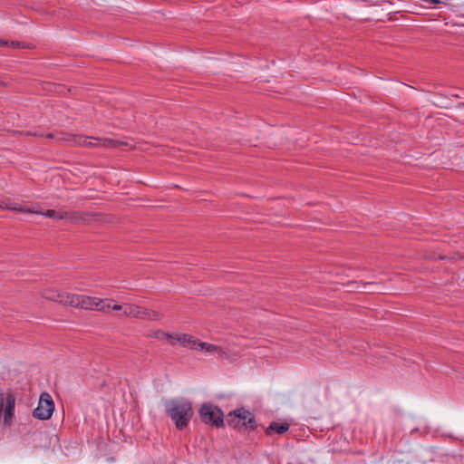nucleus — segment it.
I'll list each match as a JSON object with an SVG mask.
<instances>
[{"label": "nucleus", "mask_w": 464, "mask_h": 464, "mask_svg": "<svg viewBox=\"0 0 464 464\" xmlns=\"http://www.w3.org/2000/svg\"><path fill=\"white\" fill-rule=\"evenodd\" d=\"M106 302L107 300L99 299V306L96 308V310L103 313H109L111 311V305Z\"/></svg>", "instance_id": "obj_17"}, {"label": "nucleus", "mask_w": 464, "mask_h": 464, "mask_svg": "<svg viewBox=\"0 0 464 464\" xmlns=\"http://www.w3.org/2000/svg\"><path fill=\"white\" fill-rule=\"evenodd\" d=\"M200 420L217 429L225 427V415L223 411L213 403H203L198 409Z\"/></svg>", "instance_id": "obj_3"}, {"label": "nucleus", "mask_w": 464, "mask_h": 464, "mask_svg": "<svg viewBox=\"0 0 464 464\" xmlns=\"http://www.w3.org/2000/svg\"><path fill=\"white\" fill-rule=\"evenodd\" d=\"M41 214L46 218L58 219V220L64 219V218L66 217V211H62V210L56 211L54 209H47L46 211H44Z\"/></svg>", "instance_id": "obj_14"}, {"label": "nucleus", "mask_w": 464, "mask_h": 464, "mask_svg": "<svg viewBox=\"0 0 464 464\" xmlns=\"http://www.w3.org/2000/svg\"><path fill=\"white\" fill-rule=\"evenodd\" d=\"M149 337L156 338L158 340H169L170 344L174 345L175 336L169 333L164 332L162 330L153 331L151 334L148 335Z\"/></svg>", "instance_id": "obj_13"}, {"label": "nucleus", "mask_w": 464, "mask_h": 464, "mask_svg": "<svg viewBox=\"0 0 464 464\" xmlns=\"http://www.w3.org/2000/svg\"><path fill=\"white\" fill-rule=\"evenodd\" d=\"M0 208L3 209H9L19 213H37L36 211H34L26 207H17L15 204H5V206L0 205Z\"/></svg>", "instance_id": "obj_15"}, {"label": "nucleus", "mask_w": 464, "mask_h": 464, "mask_svg": "<svg viewBox=\"0 0 464 464\" xmlns=\"http://www.w3.org/2000/svg\"><path fill=\"white\" fill-rule=\"evenodd\" d=\"M97 216L98 215L95 213L85 211H66V217L64 219L69 220L72 223L89 224L92 220H95Z\"/></svg>", "instance_id": "obj_7"}, {"label": "nucleus", "mask_w": 464, "mask_h": 464, "mask_svg": "<svg viewBox=\"0 0 464 464\" xmlns=\"http://www.w3.org/2000/svg\"><path fill=\"white\" fill-rule=\"evenodd\" d=\"M92 137H85L82 135H73V134H63L61 138H58V141H66L71 142L72 144L81 145L84 147H88V141L92 140Z\"/></svg>", "instance_id": "obj_8"}, {"label": "nucleus", "mask_w": 464, "mask_h": 464, "mask_svg": "<svg viewBox=\"0 0 464 464\" xmlns=\"http://www.w3.org/2000/svg\"><path fill=\"white\" fill-rule=\"evenodd\" d=\"M99 299L100 298L97 297H92L82 295L80 308L86 310H96V308L99 306Z\"/></svg>", "instance_id": "obj_12"}, {"label": "nucleus", "mask_w": 464, "mask_h": 464, "mask_svg": "<svg viewBox=\"0 0 464 464\" xmlns=\"http://www.w3.org/2000/svg\"><path fill=\"white\" fill-rule=\"evenodd\" d=\"M8 44H9L8 41L0 39V46H7Z\"/></svg>", "instance_id": "obj_23"}, {"label": "nucleus", "mask_w": 464, "mask_h": 464, "mask_svg": "<svg viewBox=\"0 0 464 464\" xmlns=\"http://www.w3.org/2000/svg\"><path fill=\"white\" fill-rule=\"evenodd\" d=\"M54 411V402L51 395L44 392L39 398L37 407L33 411V417L40 420H49Z\"/></svg>", "instance_id": "obj_4"}, {"label": "nucleus", "mask_w": 464, "mask_h": 464, "mask_svg": "<svg viewBox=\"0 0 464 464\" xmlns=\"http://www.w3.org/2000/svg\"><path fill=\"white\" fill-rule=\"evenodd\" d=\"M7 46L14 48V49L25 47L24 44L22 42H19V41H11V42H9V44Z\"/></svg>", "instance_id": "obj_19"}, {"label": "nucleus", "mask_w": 464, "mask_h": 464, "mask_svg": "<svg viewBox=\"0 0 464 464\" xmlns=\"http://www.w3.org/2000/svg\"><path fill=\"white\" fill-rule=\"evenodd\" d=\"M26 135L27 136H34V137H40V138L44 137V133L40 132V131H34V132L27 131Z\"/></svg>", "instance_id": "obj_20"}, {"label": "nucleus", "mask_w": 464, "mask_h": 464, "mask_svg": "<svg viewBox=\"0 0 464 464\" xmlns=\"http://www.w3.org/2000/svg\"><path fill=\"white\" fill-rule=\"evenodd\" d=\"M88 143H89L88 147H105V148H109V147L116 148V147L125 144L124 142L114 140L111 139L102 140V139H95V138H92V140H90L88 141Z\"/></svg>", "instance_id": "obj_10"}, {"label": "nucleus", "mask_w": 464, "mask_h": 464, "mask_svg": "<svg viewBox=\"0 0 464 464\" xmlns=\"http://www.w3.org/2000/svg\"><path fill=\"white\" fill-rule=\"evenodd\" d=\"M123 315L126 317H133L137 319H151L159 320L160 318V313L157 311L150 310L136 304H125Z\"/></svg>", "instance_id": "obj_5"}, {"label": "nucleus", "mask_w": 464, "mask_h": 464, "mask_svg": "<svg viewBox=\"0 0 464 464\" xmlns=\"http://www.w3.org/2000/svg\"><path fill=\"white\" fill-rule=\"evenodd\" d=\"M163 405L166 415L171 419L177 430H182L188 427L194 415L190 401L179 397L165 401Z\"/></svg>", "instance_id": "obj_1"}, {"label": "nucleus", "mask_w": 464, "mask_h": 464, "mask_svg": "<svg viewBox=\"0 0 464 464\" xmlns=\"http://www.w3.org/2000/svg\"><path fill=\"white\" fill-rule=\"evenodd\" d=\"M226 420L228 426L238 431H253L258 426L255 415L244 407L231 411Z\"/></svg>", "instance_id": "obj_2"}, {"label": "nucleus", "mask_w": 464, "mask_h": 464, "mask_svg": "<svg viewBox=\"0 0 464 464\" xmlns=\"http://www.w3.org/2000/svg\"><path fill=\"white\" fill-rule=\"evenodd\" d=\"M197 347H198V350H205L206 352L210 353H213L218 351V352L222 351L221 347H219V346H217V345L211 344V343H203L201 341H199Z\"/></svg>", "instance_id": "obj_16"}, {"label": "nucleus", "mask_w": 464, "mask_h": 464, "mask_svg": "<svg viewBox=\"0 0 464 464\" xmlns=\"http://www.w3.org/2000/svg\"><path fill=\"white\" fill-rule=\"evenodd\" d=\"M45 298L56 301L64 304H69L73 307H80L82 295H74V294H55L51 293L49 295H45Z\"/></svg>", "instance_id": "obj_6"}, {"label": "nucleus", "mask_w": 464, "mask_h": 464, "mask_svg": "<svg viewBox=\"0 0 464 464\" xmlns=\"http://www.w3.org/2000/svg\"><path fill=\"white\" fill-rule=\"evenodd\" d=\"M459 106H464V102L460 103Z\"/></svg>", "instance_id": "obj_26"}, {"label": "nucleus", "mask_w": 464, "mask_h": 464, "mask_svg": "<svg viewBox=\"0 0 464 464\" xmlns=\"http://www.w3.org/2000/svg\"><path fill=\"white\" fill-rule=\"evenodd\" d=\"M362 290L367 293H378L379 292V290L376 288L375 284L371 283V282L362 283Z\"/></svg>", "instance_id": "obj_18"}, {"label": "nucleus", "mask_w": 464, "mask_h": 464, "mask_svg": "<svg viewBox=\"0 0 464 464\" xmlns=\"http://www.w3.org/2000/svg\"><path fill=\"white\" fill-rule=\"evenodd\" d=\"M289 428L290 424L287 421H272L266 429L265 433L267 436H271L273 433L282 435L288 431Z\"/></svg>", "instance_id": "obj_9"}, {"label": "nucleus", "mask_w": 464, "mask_h": 464, "mask_svg": "<svg viewBox=\"0 0 464 464\" xmlns=\"http://www.w3.org/2000/svg\"><path fill=\"white\" fill-rule=\"evenodd\" d=\"M174 342H179L182 346L188 347L190 349L198 350V339H195L193 336L188 334H180L175 337Z\"/></svg>", "instance_id": "obj_11"}, {"label": "nucleus", "mask_w": 464, "mask_h": 464, "mask_svg": "<svg viewBox=\"0 0 464 464\" xmlns=\"http://www.w3.org/2000/svg\"><path fill=\"white\" fill-rule=\"evenodd\" d=\"M5 83L0 79V86H5Z\"/></svg>", "instance_id": "obj_24"}, {"label": "nucleus", "mask_w": 464, "mask_h": 464, "mask_svg": "<svg viewBox=\"0 0 464 464\" xmlns=\"http://www.w3.org/2000/svg\"><path fill=\"white\" fill-rule=\"evenodd\" d=\"M63 133L60 134L59 136H55L53 133H46V134H44V137L47 138V139H55L57 140L58 138H61L63 136ZM57 142H59L58 140H56Z\"/></svg>", "instance_id": "obj_21"}, {"label": "nucleus", "mask_w": 464, "mask_h": 464, "mask_svg": "<svg viewBox=\"0 0 464 464\" xmlns=\"http://www.w3.org/2000/svg\"><path fill=\"white\" fill-rule=\"evenodd\" d=\"M48 85H49L50 87H53V88H55V89L57 88L56 86H54V85H53V84H52V83H48Z\"/></svg>", "instance_id": "obj_25"}, {"label": "nucleus", "mask_w": 464, "mask_h": 464, "mask_svg": "<svg viewBox=\"0 0 464 464\" xmlns=\"http://www.w3.org/2000/svg\"><path fill=\"white\" fill-rule=\"evenodd\" d=\"M111 310H112V311H121V310H122L123 311L124 310V304L123 305H121V304H113V305H111Z\"/></svg>", "instance_id": "obj_22"}]
</instances>
